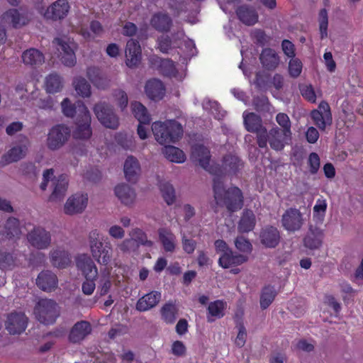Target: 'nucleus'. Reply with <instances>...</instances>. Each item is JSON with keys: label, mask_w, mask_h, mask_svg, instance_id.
<instances>
[{"label": "nucleus", "mask_w": 363, "mask_h": 363, "mask_svg": "<svg viewBox=\"0 0 363 363\" xmlns=\"http://www.w3.org/2000/svg\"><path fill=\"white\" fill-rule=\"evenodd\" d=\"M204 110L211 112L215 116V118L220 120L225 115L224 111L220 110L218 104L215 101H211L209 99H205L202 103Z\"/></svg>", "instance_id": "obj_51"}, {"label": "nucleus", "mask_w": 363, "mask_h": 363, "mask_svg": "<svg viewBox=\"0 0 363 363\" xmlns=\"http://www.w3.org/2000/svg\"><path fill=\"white\" fill-rule=\"evenodd\" d=\"M131 109L134 116L140 123L148 124L150 121V116L147 110L141 103L135 101L131 104Z\"/></svg>", "instance_id": "obj_44"}, {"label": "nucleus", "mask_w": 363, "mask_h": 363, "mask_svg": "<svg viewBox=\"0 0 363 363\" xmlns=\"http://www.w3.org/2000/svg\"><path fill=\"white\" fill-rule=\"evenodd\" d=\"M73 86L79 96L83 98L89 97L91 96V86L84 77H75L73 80Z\"/></svg>", "instance_id": "obj_46"}, {"label": "nucleus", "mask_w": 363, "mask_h": 363, "mask_svg": "<svg viewBox=\"0 0 363 363\" xmlns=\"http://www.w3.org/2000/svg\"><path fill=\"white\" fill-rule=\"evenodd\" d=\"M255 225V216L252 211H245L238 224V230L242 233H247L253 230Z\"/></svg>", "instance_id": "obj_43"}, {"label": "nucleus", "mask_w": 363, "mask_h": 363, "mask_svg": "<svg viewBox=\"0 0 363 363\" xmlns=\"http://www.w3.org/2000/svg\"><path fill=\"white\" fill-rule=\"evenodd\" d=\"M113 101L123 111L128 105V99L127 94L122 89L115 90L113 93Z\"/></svg>", "instance_id": "obj_55"}, {"label": "nucleus", "mask_w": 363, "mask_h": 363, "mask_svg": "<svg viewBox=\"0 0 363 363\" xmlns=\"http://www.w3.org/2000/svg\"><path fill=\"white\" fill-rule=\"evenodd\" d=\"M280 132H282V130L277 127L272 128L269 133L266 131L267 142H269L271 147L275 150H282L291 138V136H286Z\"/></svg>", "instance_id": "obj_25"}, {"label": "nucleus", "mask_w": 363, "mask_h": 363, "mask_svg": "<svg viewBox=\"0 0 363 363\" xmlns=\"http://www.w3.org/2000/svg\"><path fill=\"white\" fill-rule=\"evenodd\" d=\"M158 186L167 204H173L175 201V191L173 186L164 180H160Z\"/></svg>", "instance_id": "obj_45"}, {"label": "nucleus", "mask_w": 363, "mask_h": 363, "mask_svg": "<svg viewBox=\"0 0 363 363\" xmlns=\"http://www.w3.org/2000/svg\"><path fill=\"white\" fill-rule=\"evenodd\" d=\"M138 245L135 242L134 238L125 239L118 245V248L123 252H128L134 250Z\"/></svg>", "instance_id": "obj_63"}, {"label": "nucleus", "mask_w": 363, "mask_h": 363, "mask_svg": "<svg viewBox=\"0 0 363 363\" xmlns=\"http://www.w3.org/2000/svg\"><path fill=\"white\" fill-rule=\"evenodd\" d=\"M63 84V79L59 74L51 73L45 77L44 87L48 93L54 94L62 90Z\"/></svg>", "instance_id": "obj_40"}, {"label": "nucleus", "mask_w": 363, "mask_h": 363, "mask_svg": "<svg viewBox=\"0 0 363 363\" xmlns=\"http://www.w3.org/2000/svg\"><path fill=\"white\" fill-rule=\"evenodd\" d=\"M94 111L98 120L105 127L114 129L118 126V118L108 105L104 103L97 104Z\"/></svg>", "instance_id": "obj_15"}, {"label": "nucleus", "mask_w": 363, "mask_h": 363, "mask_svg": "<svg viewBox=\"0 0 363 363\" xmlns=\"http://www.w3.org/2000/svg\"><path fill=\"white\" fill-rule=\"evenodd\" d=\"M23 62L26 65L37 67L45 62L43 54L35 48H30L25 50L21 55Z\"/></svg>", "instance_id": "obj_34"}, {"label": "nucleus", "mask_w": 363, "mask_h": 363, "mask_svg": "<svg viewBox=\"0 0 363 363\" xmlns=\"http://www.w3.org/2000/svg\"><path fill=\"white\" fill-rule=\"evenodd\" d=\"M36 283L42 290L51 291L57 287V279L55 274L50 271H45L38 275Z\"/></svg>", "instance_id": "obj_33"}, {"label": "nucleus", "mask_w": 363, "mask_h": 363, "mask_svg": "<svg viewBox=\"0 0 363 363\" xmlns=\"http://www.w3.org/2000/svg\"><path fill=\"white\" fill-rule=\"evenodd\" d=\"M50 261L53 266L58 268H65L70 263V257L65 250L56 248L50 252Z\"/></svg>", "instance_id": "obj_39"}, {"label": "nucleus", "mask_w": 363, "mask_h": 363, "mask_svg": "<svg viewBox=\"0 0 363 363\" xmlns=\"http://www.w3.org/2000/svg\"><path fill=\"white\" fill-rule=\"evenodd\" d=\"M91 328L86 321L77 323L70 330L69 340L73 343L83 340L90 333Z\"/></svg>", "instance_id": "obj_29"}, {"label": "nucleus", "mask_w": 363, "mask_h": 363, "mask_svg": "<svg viewBox=\"0 0 363 363\" xmlns=\"http://www.w3.org/2000/svg\"><path fill=\"white\" fill-rule=\"evenodd\" d=\"M61 106L65 116L76 117V128L73 130V137L79 140L89 139L92 132L90 127L91 116L86 106L82 101L72 104L66 98L62 101Z\"/></svg>", "instance_id": "obj_2"}, {"label": "nucleus", "mask_w": 363, "mask_h": 363, "mask_svg": "<svg viewBox=\"0 0 363 363\" xmlns=\"http://www.w3.org/2000/svg\"><path fill=\"white\" fill-rule=\"evenodd\" d=\"M130 237L134 238L135 242L139 245H145L147 246H151L152 245V242L147 240L146 235L145 233L139 229L136 228L131 231L130 234Z\"/></svg>", "instance_id": "obj_57"}, {"label": "nucleus", "mask_w": 363, "mask_h": 363, "mask_svg": "<svg viewBox=\"0 0 363 363\" xmlns=\"http://www.w3.org/2000/svg\"><path fill=\"white\" fill-rule=\"evenodd\" d=\"M116 141L125 150H132L135 147L132 137H128L123 133H118L116 135Z\"/></svg>", "instance_id": "obj_60"}, {"label": "nucleus", "mask_w": 363, "mask_h": 363, "mask_svg": "<svg viewBox=\"0 0 363 363\" xmlns=\"http://www.w3.org/2000/svg\"><path fill=\"white\" fill-rule=\"evenodd\" d=\"M28 21V13L16 9H9L0 16V23L6 28H21Z\"/></svg>", "instance_id": "obj_14"}, {"label": "nucleus", "mask_w": 363, "mask_h": 363, "mask_svg": "<svg viewBox=\"0 0 363 363\" xmlns=\"http://www.w3.org/2000/svg\"><path fill=\"white\" fill-rule=\"evenodd\" d=\"M319 29L321 38L328 36V16L325 9L320 10L318 16Z\"/></svg>", "instance_id": "obj_56"}, {"label": "nucleus", "mask_w": 363, "mask_h": 363, "mask_svg": "<svg viewBox=\"0 0 363 363\" xmlns=\"http://www.w3.org/2000/svg\"><path fill=\"white\" fill-rule=\"evenodd\" d=\"M281 225L289 233H294L301 230L305 223L302 213L296 208H289L285 211L281 216Z\"/></svg>", "instance_id": "obj_11"}, {"label": "nucleus", "mask_w": 363, "mask_h": 363, "mask_svg": "<svg viewBox=\"0 0 363 363\" xmlns=\"http://www.w3.org/2000/svg\"><path fill=\"white\" fill-rule=\"evenodd\" d=\"M162 153L167 160L174 163H183L186 160V155L179 148L169 145L162 149Z\"/></svg>", "instance_id": "obj_41"}, {"label": "nucleus", "mask_w": 363, "mask_h": 363, "mask_svg": "<svg viewBox=\"0 0 363 363\" xmlns=\"http://www.w3.org/2000/svg\"><path fill=\"white\" fill-rule=\"evenodd\" d=\"M67 0H57L46 9L38 8L39 13L46 19L61 20L67 16L69 11Z\"/></svg>", "instance_id": "obj_12"}, {"label": "nucleus", "mask_w": 363, "mask_h": 363, "mask_svg": "<svg viewBox=\"0 0 363 363\" xmlns=\"http://www.w3.org/2000/svg\"><path fill=\"white\" fill-rule=\"evenodd\" d=\"M104 31L101 24L96 21H94L90 25V31L86 28L82 27L80 34L87 40H94L96 36L100 35Z\"/></svg>", "instance_id": "obj_49"}, {"label": "nucleus", "mask_w": 363, "mask_h": 363, "mask_svg": "<svg viewBox=\"0 0 363 363\" xmlns=\"http://www.w3.org/2000/svg\"><path fill=\"white\" fill-rule=\"evenodd\" d=\"M147 96L154 101L161 100L165 94V89L160 80L152 79L147 82L145 86Z\"/></svg>", "instance_id": "obj_27"}, {"label": "nucleus", "mask_w": 363, "mask_h": 363, "mask_svg": "<svg viewBox=\"0 0 363 363\" xmlns=\"http://www.w3.org/2000/svg\"><path fill=\"white\" fill-rule=\"evenodd\" d=\"M259 237L262 244L267 247H275L280 240L279 230L272 226L264 228L261 231Z\"/></svg>", "instance_id": "obj_32"}, {"label": "nucleus", "mask_w": 363, "mask_h": 363, "mask_svg": "<svg viewBox=\"0 0 363 363\" xmlns=\"http://www.w3.org/2000/svg\"><path fill=\"white\" fill-rule=\"evenodd\" d=\"M140 170V165L137 158L133 156H129L126 158L123 165V172L128 181H137Z\"/></svg>", "instance_id": "obj_30"}, {"label": "nucleus", "mask_w": 363, "mask_h": 363, "mask_svg": "<svg viewBox=\"0 0 363 363\" xmlns=\"http://www.w3.org/2000/svg\"><path fill=\"white\" fill-rule=\"evenodd\" d=\"M276 291L273 287L267 286L263 289L260 296V306L263 309L267 308L274 301Z\"/></svg>", "instance_id": "obj_53"}, {"label": "nucleus", "mask_w": 363, "mask_h": 363, "mask_svg": "<svg viewBox=\"0 0 363 363\" xmlns=\"http://www.w3.org/2000/svg\"><path fill=\"white\" fill-rule=\"evenodd\" d=\"M27 238L33 247L39 250L47 249L51 244L50 232L41 227L34 228L28 234Z\"/></svg>", "instance_id": "obj_18"}, {"label": "nucleus", "mask_w": 363, "mask_h": 363, "mask_svg": "<svg viewBox=\"0 0 363 363\" xmlns=\"http://www.w3.org/2000/svg\"><path fill=\"white\" fill-rule=\"evenodd\" d=\"M303 65L298 58L291 59L289 62V73L292 77H298L302 71Z\"/></svg>", "instance_id": "obj_58"}, {"label": "nucleus", "mask_w": 363, "mask_h": 363, "mask_svg": "<svg viewBox=\"0 0 363 363\" xmlns=\"http://www.w3.org/2000/svg\"><path fill=\"white\" fill-rule=\"evenodd\" d=\"M235 247L243 253H250L252 249L250 242L242 236L238 237L235 240Z\"/></svg>", "instance_id": "obj_59"}, {"label": "nucleus", "mask_w": 363, "mask_h": 363, "mask_svg": "<svg viewBox=\"0 0 363 363\" xmlns=\"http://www.w3.org/2000/svg\"><path fill=\"white\" fill-rule=\"evenodd\" d=\"M191 157L194 160L206 171L214 174L213 191L214 197L218 204H224L230 211L240 209L242 206V194L237 187H231L225 190L220 177L225 174H235L242 167V162L234 155L224 157L222 166H213L210 164L211 155L208 148L202 145H196L193 147Z\"/></svg>", "instance_id": "obj_1"}, {"label": "nucleus", "mask_w": 363, "mask_h": 363, "mask_svg": "<svg viewBox=\"0 0 363 363\" xmlns=\"http://www.w3.org/2000/svg\"><path fill=\"white\" fill-rule=\"evenodd\" d=\"M89 245L93 257L101 264L106 265L111 259L112 248L110 242H103V235L97 229L89 233Z\"/></svg>", "instance_id": "obj_5"}, {"label": "nucleus", "mask_w": 363, "mask_h": 363, "mask_svg": "<svg viewBox=\"0 0 363 363\" xmlns=\"http://www.w3.org/2000/svg\"><path fill=\"white\" fill-rule=\"evenodd\" d=\"M114 192L116 197L125 205H130L135 200L136 194L134 189L127 184H119L116 186Z\"/></svg>", "instance_id": "obj_31"}, {"label": "nucleus", "mask_w": 363, "mask_h": 363, "mask_svg": "<svg viewBox=\"0 0 363 363\" xmlns=\"http://www.w3.org/2000/svg\"><path fill=\"white\" fill-rule=\"evenodd\" d=\"M177 38L183 42L181 49L182 50L184 56L182 57L181 61L182 65H186L188 60L196 54L195 44L193 40L186 38L183 30L178 32Z\"/></svg>", "instance_id": "obj_36"}, {"label": "nucleus", "mask_w": 363, "mask_h": 363, "mask_svg": "<svg viewBox=\"0 0 363 363\" xmlns=\"http://www.w3.org/2000/svg\"><path fill=\"white\" fill-rule=\"evenodd\" d=\"M70 136L69 128L65 125H56L50 129L46 140V146L50 150L60 149Z\"/></svg>", "instance_id": "obj_9"}, {"label": "nucleus", "mask_w": 363, "mask_h": 363, "mask_svg": "<svg viewBox=\"0 0 363 363\" xmlns=\"http://www.w3.org/2000/svg\"><path fill=\"white\" fill-rule=\"evenodd\" d=\"M59 314L58 306L50 299L39 300L34 308V315L36 319L45 325L53 324Z\"/></svg>", "instance_id": "obj_6"}, {"label": "nucleus", "mask_w": 363, "mask_h": 363, "mask_svg": "<svg viewBox=\"0 0 363 363\" xmlns=\"http://www.w3.org/2000/svg\"><path fill=\"white\" fill-rule=\"evenodd\" d=\"M226 307L227 303L221 300H216L211 302L208 307V321L213 322L216 319L223 317Z\"/></svg>", "instance_id": "obj_37"}, {"label": "nucleus", "mask_w": 363, "mask_h": 363, "mask_svg": "<svg viewBox=\"0 0 363 363\" xmlns=\"http://www.w3.org/2000/svg\"><path fill=\"white\" fill-rule=\"evenodd\" d=\"M301 93L302 96L308 101L314 103L316 96L313 87L311 85H304L301 87Z\"/></svg>", "instance_id": "obj_64"}, {"label": "nucleus", "mask_w": 363, "mask_h": 363, "mask_svg": "<svg viewBox=\"0 0 363 363\" xmlns=\"http://www.w3.org/2000/svg\"><path fill=\"white\" fill-rule=\"evenodd\" d=\"M161 297L162 294L160 291H152L139 298L136 303V309L139 311H148L160 302Z\"/></svg>", "instance_id": "obj_28"}, {"label": "nucleus", "mask_w": 363, "mask_h": 363, "mask_svg": "<svg viewBox=\"0 0 363 363\" xmlns=\"http://www.w3.org/2000/svg\"><path fill=\"white\" fill-rule=\"evenodd\" d=\"M328 204L325 199H318L313 208V219L316 223H322L325 219Z\"/></svg>", "instance_id": "obj_48"}, {"label": "nucleus", "mask_w": 363, "mask_h": 363, "mask_svg": "<svg viewBox=\"0 0 363 363\" xmlns=\"http://www.w3.org/2000/svg\"><path fill=\"white\" fill-rule=\"evenodd\" d=\"M21 233L19 221L15 218H9L4 226V236L6 238H18Z\"/></svg>", "instance_id": "obj_47"}, {"label": "nucleus", "mask_w": 363, "mask_h": 363, "mask_svg": "<svg viewBox=\"0 0 363 363\" xmlns=\"http://www.w3.org/2000/svg\"><path fill=\"white\" fill-rule=\"evenodd\" d=\"M86 76L92 84L99 89H105L109 86L110 79L99 67L92 66L87 68Z\"/></svg>", "instance_id": "obj_26"}, {"label": "nucleus", "mask_w": 363, "mask_h": 363, "mask_svg": "<svg viewBox=\"0 0 363 363\" xmlns=\"http://www.w3.org/2000/svg\"><path fill=\"white\" fill-rule=\"evenodd\" d=\"M158 238L164 250L166 252H174L177 247L176 235L169 228H160L158 229Z\"/></svg>", "instance_id": "obj_24"}, {"label": "nucleus", "mask_w": 363, "mask_h": 363, "mask_svg": "<svg viewBox=\"0 0 363 363\" xmlns=\"http://www.w3.org/2000/svg\"><path fill=\"white\" fill-rule=\"evenodd\" d=\"M16 262L12 255H0V268L3 269H11L15 266Z\"/></svg>", "instance_id": "obj_61"}, {"label": "nucleus", "mask_w": 363, "mask_h": 363, "mask_svg": "<svg viewBox=\"0 0 363 363\" xmlns=\"http://www.w3.org/2000/svg\"><path fill=\"white\" fill-rule=\"evenodd\" d=\"M141 60V49L137 40L130 39L125 48V63L130 68L135 67Z\"/></svg>", "instance_id": "obj_22"}, {"label": "nucleus", "mask_w": 363, "mask_h": 363, "mask_svg": "<svg viewBox=\"0 0 363 363\" xmlns=\"http://www.w3.org/2000/svg\"><path fill=\"white\" fill-rule=\"evenodd\" d=\"M30 146L29 139L26 136H22L19 140L4 153L0 158V165L6 166L13 162H16L24 158Z\"/></svg>", "instance_id": "obj_8"}, {"label": "nucleus", "mask_w": 363, "mask_h": 363, "mask_svg": "<svg viewBox=\"0 0 363 363\" xmlns=\"http://www.w3.org/2000/svg\"><path fill=\"white\" fill-rule=\"evenodd\" d=\"M152 130L156 141L161 145L174 143L183 135L182 125L174 120L156 121L152 125Z\"/></svg>", "instance_id": "obj_3"}, {"label": "nucleus", "mask_w": 363, "mask_h": 363, "mask_svg": "<svg viewBox=\"0 0 363 363\" xmlns=\"http://www.w3.org/2000/svg\"><path fill=\"white\" fill-rule=\"evenodd\" d=\"M28 319L21 312H13L7 315L5 320V328L10 335H21L25 332L28 326Z\"/></svg>", "instance_id": "obj_13"}, {"label": "nucleus", "mask_w": 363, "mask_h": 363, "mask_svg": "<svg viewBox=\"0 0 363 363\" xmlns=\"http://www.w3.org/2000/svg\"><path fill=\"white\" fill-rule=\"evenodd\" d=\"M183 65L176 67L172 60L163 59L160 60L159 69L162 74L180 81L186 76V69Z\"/></svg>", "instance_id": "obj_21"}, {"label": "nucleus", "mask_w": 363, "mask_h": 363, "mask_svg": "<svg viewBox=\"0 0 363 363\" xmlns=\"http://www.w3.org/2000/svg\"><path fill=\"white\" fill-rule=\"evenodd\" d=\"M161 314L167 323H173L177 318V308L175 304L167 303L161 308Z\"/></svg>", "instance_id": "obj_50"}, {"label": "nucleus", "mask_w": 363, "mask_h": 363, "mask_svg": "<svg viewBox=\"0 0 363 363\" xmlns=\"http://www.w3.org/2000/svg\"><path fill=\"white\" fill-rule=\"evenodd\" d=\"M324 236L323 229L318 226L310 225L308 231L303 238V245L310 250L319 249L322 246Z\"/></svg>", "instance_id": "obj_20"}, {"label": "nucleus", "mask_w": 363, "mask_h": 363, "mask_svg": "<svg viewBox=\"0 0 363 363\" xmlns=\"http://www.w3.org/2000/svg\"><path fill=\"white\" fill-rule=\"evenodd\" d=\"M259 60L262 66L269 70L274 69L279 64V57L271 48H265L262 51Z\"/></svg>", "instance_id": "obj_35"}, {"label": "nucleus", "mask_w": 363, "mask_h": 363, "mask_svg": "<svg viewBox=\"0 0 363 363\" xmlns=\"http://www.w3.org/2000/svg\"><path fill=\"white\" fill-rule=\"evenodd\" d=\"M55 188L50 197L52 201H59L63 199L68 186V179L65 174L59 176L55 181Z\"/></svg>", "instance_id": "obj_38"}, {"label": "nucleus", "mask_w": 363, "mask_h": 363, "mask_svg": "<svg viewBox=\"0 0 363 363\" xmlns=\"http://www.w3.org/2000/svg\"><path fill=\"white\" fill-rule=\"evenodd\" d=\"M53 44L59 52L62 63L67 67H73L77 62L75 50L77 48L74 40L65 36L57 38L53 40Z\"/></svg>", "instance_id": "obj_7"}, {"label": "nucleus", "mask_w": 363, "mask_h": 363, "mask_svg": "<svg viewBox=\"0 0 363 363\" xmlns=\"http://www.w3.org/2000/svg\"><path fill=\"white\" fill-rule=\"evenodd\" d=\"M172 24L170 16L164 11H157L152 15L150 20V25L159 32H168Z\"/></svg>", "instance_id": "obj_23"}, {"label": "nucleus", "mask_w": 363, "mask_h": 363, "mask_svg": "<svg viewBox=\"0 0 363 363\" xmlns=\"http://www.w3.org/2000/svg\"><path fill=\"white\" fill-rule=\"evenodd\" d=\"M236 12L239 19L246 25L250 26L257 22L258 15L252 9L240 6Z\"/></svg>", "instance_id": "obj_42"}, {"label": "nucleus", "mask_w": 363, "mask_h": 363, "mask_svg": "<svg viewBox=\"0 0 363 363\" xmlns=\"http://www.w3.org/2000/svg\"><path fill=\"white\" fill-rule=\"evenodd\" d=\"M244 123L248 131L255 132L257 137V143L260 147H265L267 145L266 129L262 126V120L257 115L250 113H243Z\"/></svg>", "instance_id": "obj_10"}, {"label": "nucleus", "mask_w": 363, "mask_h": 363, "mask_svg": "<svg viewBox=\"0 0 363 363\" xmlns=\"http://www.w3.org/2000/svg\"><path fill=\"white\" fill-rule=\"evenodd\" d=\"M88 203V196L84 194H76L69 196L64 205V213L67 215L80 214L84 211Z\"/></svg>", "instance_id": "obj_17"}, {"label": "nucleus", "mask_w": 363, "mask_h": 363, "mask_svg": "<svg viewBox=\"0 0 363 363\" xmlns=\"http://www.w3.org/2000/svg\"><path fill=\"white\" fill-rule=\"evenodd\" d=\"M76 265L86 279L82 284V291L86 295H91L96 288L94 281L98 276L97 267L90 256L86 254L77 257Z\"/></svg>", "instance_id": "obj_4"}, {"label": "nucleus", "mask_w": 363, "mask_h": 363, "mask_svg": "<svg viewBox=\"0 0 363 363\" xmlns=\"http://www.w3.org/2000/svg\"><path fill=\"white\" fill-rule=\"evenodd\" d=\"M111 286V280L110 277V271L108 269L105 268L101 270L99 276V289L101 295L107 294Z\"/></svg>", "instance_id": "obj_52"}, {"label": "nucleus", "mask_w": 363, "mask_h": 363, "mask_svg": "<svg viewBox=\"0 0 363 363\" xmlns=\"http://www.w3.org/2000/svg\"><path fill=\"white\" fill-rule=\"evenodd\" d=\"M276 121L281 128L282 132H280L281 134H284L286 136H291V121L287 114L284 113H279L276 116Z\"/></svg>", "instance_id": "obj_54"}, {"label": "nucleus", "mask_w": 363, "mask_h": 363, "mask_svg": "<svg viewBox=\"0 0 363 363\" xmlns=\"http://www.w3.org/2000/svg\"><path fill=\"white\" fill-rule=\"evenodd\" d=\"M182 241L183 250L188 254H191L196 249V241L186 238L185 234L182 233Z\"/></svg>", "instance_id": "obj_62"}, {"label": "nucleus", "mask_w": 363, "mask_h": 363, "mask_svg": "<svg viewBox=\"0 0 363 363\" xmlns=\"http://www.w3.org/2000/svg\"><path fill=\"white\" fill-rule=\"evenodd\" d=\"M311 116L315 125L320 130H325L328 125H330L332 123L330 108L328 104L325 101L321 102L318 108L313 110Z\"/></svg>", "instance_id": "obj_19"}, {"label": "nucleus", "mask_w": 363, "mask_h": 363, "mask_svg": "<svg viewBox=\"0 0 363 363\" xmlns=\"http://www.w3.org/2000/svg\"><path fill=\"white\" fill-rule=\"evenodd\" d=\"M248 260L245 255L234 253L232 250L225 255L219 257L218 265L223 269H230V272L237 274L240 269L238 267Z\"/></svg>", "instance_id": "obj_16"}]
</instances>
